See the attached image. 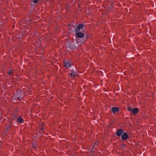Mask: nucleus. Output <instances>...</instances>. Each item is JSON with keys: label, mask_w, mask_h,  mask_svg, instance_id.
Returning a JSON list of instances; mask_svg holds the SVG:
<instances>
[{"label": "nucleus", "mask_w": 156, "mask_h": 156, "mask_svg": "<svg viewBox=\"0 0 156 156\" xmlns=\"http://www.w3.org/2000/svg\"><path fill=\"white\" fill-rule=\"evenodd\" d=\"M90 36L89 35L86 34L85 37V39H87Z\"/></svg>", "instance_id": "f8f14e48"}, {"label": "nucleus", "mask_w": 156, "mask_h": 156, "mask_svg": "<svg viewBox=\"0 0 156 156\" xmlns=\"http://www.w3.org/2000/svg\"><path fill=\"white\" fill-rule=\"evenodd\" d=\"M85 32L84 31H83L82 33L78 31V32L75 33L76 36L78 38H82L83 37L84 35L85 34Z\"/></svg>", "instance_id": "f257e3e1"}, {"label": "nucleus", "mask_w": 156, "mask_h": 156, "mask_svg": "<svg viewBox=\"0 0 156 156\" xmlns=\"http://www.w3.org/2000/svg\"><path fill=\"white\" fill-rule=\"evenodd\" d=\"M131 112L134 115H136L138 112V109L137 108H134L132 109Z\"/></svg>", "instance_id": "423d86ee"}, {"label": "nucleus", "mask_w": 156, "mask_h": 156, "mask_svg": "<svg viewBox=\"0 0 156 156\" xmlns=\"http://www.w3.org/2000/svg\"><path fill=\"white\" fill-rule=\"evenodd\" d=\"M123 133V131L122 129H118L116 131V135L118 136H121Z\"/></svg>", "instance_id": "20e7f679"}, {"label": "nucleus", "mask_w": 156, "mask_h": 156, "mask_svg": "<svg viewBox=\"0 0 156 156\" xmlns=\"http://www.w3.org/2000/svg\"><path fill=\"white\" fill-rule=\"evenodd\" d=\"M68 61L70 62V61L69 60Z\"/></svg>", "instance_id": "aec40b11"}, {"label": "nucleus", "mask_w": 156, "mask_h": 156, "mask_svg": "<svg viewBox=\"0 0 156 156\" xmlns=\"http://www.w3.org/2000/svg\"><path fill=\"white\" fill-rule=\"evenodd\" d=\"M128 137V135L126 132L124 133L121 136V138L122 140L127 139Z\"/></svg>", "instance_id": "7ed1b4c3"}, {"label": "nucleus", "mask_w": 156, "mask_h": 156, "mask_svg": "<svg viewBox=\"0 0 156 156\" xmlns=\"http://www.w3.org/2000/svg\"><path fill=\"white\" fill-rule=\"evenodd\" d=\"M72 49H73L74 48V46H73L72 47H70Z\"/></svg>", "instance_id": "6ab92c4d"}, {"label": "nucleus", "mask_w": 156, "mask_h": 156, "mask_svg": "<svg viewBox=\"0 0 156 156\" xmlns=\"http://www.w3.org/2000/svg\"><path fill=\"white\" fill-rule=\"evenodd\" d=\"M111 110L113 113H115L116 112H118L119 110V109L118 107H113L112 109Z\"/></svg>", "instance_id": "39448f33"}, {"label": "nucleus", "mask_w": 156, "mask_h": 156, "mask_svg": "<svg viewBox=\"0 0 156 156\" xmlns=\"http://www.w3.org/2000/svg\"><path fill=\"white\" fill-rule=\"evenodd\" d=\"M44 125L45 124L44 123H41V130H43L44 129Z\"/></svg>", "instance_id": "9b49d317"}, {"label": "nucleus", "mask_w": 156, "mask_h": 156, "mask_svg": "<svg viewBox=\"0 0 156 156\" xmlns=\"http://www.w3.org/2000/svg\"><path fill=\"white\" fill-rule=\"evenodd\" d=\"M17 117V115L16 114H13L12 115V118L13 120H15L16 119Z\"/></svg>", "instance_id": "1a4fd4ad"}, {"label": "nucleus", "mask_w": 156, "mask_h": 156, "mask_svg": "<svg viewBox=\"0 0 156 156\" xmlns=\"http://www.w3.org/2000/svg\"><path fill=\"white\" fill-rule=\"evenodd\" d=\"M94 146H93V148H92V151H93V149H94ZM90 153H92V151H90Z\"/></svg>", "instance_id": "a211bd4d"}, {"label": "nucleus", "mask_w": 156, "mask_h": 156, "mask_svg": "<svg viewBox=\"0 0 156 156\" xmlns=\"http://www.w3.org/2000/svg\"><path fill=\"white\" fill-rule=\"evenodd\" d=\"M32 145L33 146V147H34L35 148H36V147H35V146H34V145H35V144L34 143H33L32 144Z\"/></svg>", "instance_id": "f3484780"}, {"label": "nucleus", "mask_w": 156, "mask_h": 156, "mask_svg": "<svg viewBox=\"0 0 156 156\" xmlns=\"http://www.w3.org/2000/svg\"><path fill=\"white\" fill-rule=\"evenodd\" d=\"M70 75L71 76L74 77L75 76V74L73 72L70 73Z\"/></svg>", "instance_id": "ddd939ff"}, {"label": "nucleus", "mask_w": 156, "mask_h": 156, "mask_svg": "<svg viewBox=\"0 0 156 156\" xmlns=\"http://www.w3.org/2000/svg\"><path fill=\"white\" fill-rule=\"evenodd\" d=\"M125 146V144H122L121 145V147L122 148H123V147H124Z\"/></svg>", "instance_id": "dca6fc26"}, {"label": "nucleus", "mask_w": 156, "mask_h": 156, "mask_svg": "<svg viewBox=\"0 0 156 156\" xmlns=\"http://www.w3.org/2000/svg\"><path fill=\"white\" fill-rule=\"evenodd\" d=\"M19 99H20L19 98H18V100H19Z\"/></svg>", "instance_id": "412c9836"}, {"label": "nucleus", "mask_w": 156, "mask_h": 156, "mask_svg": "<svg viewBox=\"0 0 156 156\" xmlns=\"http://www.w3.org/2000/svg\"><path fill=\"white\" fill-rule=\"evenodd\" d=\"M127 109L128 111H132V108H130L129 106L127 107Z\"/></svg>", "instance_id": "4468645a"}, {"label": "nucleus", "mask_w": 156, "mask_h": 156, "mask_svg": "<svg viewBox=\"0 0 156 156\" xmlns=\"http://www.w3.org/2000/svg\"><path fill=\"white\" fill-rule=\"evenodd\" d=\"M13 73V70L10 69L8 73V74L9 75H10L12 74Z\"/></svg>", "instance_id": "9d476101"}, {"label": "nucleus", "mask_w": 156, "mask_h": 156, "mask_svg": "<svg viewBox=\"0 0 156 156\" xmlns=\"http://www.w3.org/2000/svg\"><path fill=\"white\" fill-rule=\"evenodd\" d=\"M63 64H64V66L66 67L69 68L71 66L70 64L68 61H65L63 62Z\"/></svg>", "instance_id": "0eeeda50"}, {"label": "nucleus", "mask_w": 156, "mask_h": 156, "mask_svg": "<svg viewBox=\"0 0 156 156\" xmlns=\"http://www.w3.org/2000/svg\"><path fill=\"white\" fill-rule=\"evenodd\" d=\"M84 27V25L83 24H79L77 27L75 29V31H79L81 29H83Z\"/></svg>", "instance_id": "f03ea898"}, {"label": "nucleus", "mask_w": 156, "mask_h": 156, "mask_svg": "<svg viewBox=\"0 0 156 156\" xmlns=\"http://www.w3.org/2000/svg\"><path fill=\"white\" fill-rule=\"evenodd\" d=\"M17 122H18L20 123H22L24 122V120L22 117L19 116V118L17 119Z\"/></svg>", "instance_id": "6e6552de"}, {"label": "nucleus", "mask_w": 156, "mask_h": 156, "mask_svg": "<svg viewBox=\"0 0 156 156\" xmlns=\"http://www.w3.org/2000/svg\"><path fill=\"white\" fill-rule=\"evenodd\" d=\"M38 0H33L32 2L34 3H37Z\"/></svg>", "instance_id": "2eb2a0df"}]
</instances>
